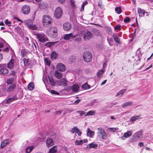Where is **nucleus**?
I'll list each match as a JSON object with an SVG mask.
<instances>
[{"instance_id": "64", "label": "nucleus", "mask_w": 153, "mask_h": 153, "mask_svg": "<svg viewBox=\"0 0 153 153\" xmlns=\"http://www.w3.org/2000/svg\"><path fill=\"white\" fill-rule=\"evenodd\" d=\"M62 113V111H56L55 112V114H57L58 115H60Z\"/></svg>"}, {"instance_id": "48", "label": "nucleus", "mask_w": 153, "mask_h": 153, "mask_svg": "<svg viewBox=\"0 0 153 153\" xmlns=\"http://www.w3.org/2000/svg\"><path fill=\"white\" fill-rule=\"evenodd\" d=\"M45 62L46 65L50 66L51 64V62L48 59L46 58L44 60Z\"/></svg>"}, {"instance_id": "50", "label": "nucleus", "mask_w": 153, "mask_h": 153, "mask_svg": "<svg viewBox=\"0 0 153 153\" xmlns=\"http://www.w3.org/2000/svg\"><path fill=\"white\" fill-rule=\"evenodd\" d=\"M130 20L131 19L128 17H126L124 19V22L127 23L130 22Z\"/></svg>"}, {"instance_id": "12", "label": "nucleus", "mask_w": 153, "mask_h": 153, "mask_svg": "<svg viewBox=\"0 0 153 153\" xmlns=\"http://www.w3.org/2000/svg\"><path fill=\"white\" fill-rule=\"evenodd\" d=\"M63 28L65 30L68 31L71 29V25L69 22H66L63 24Z\"/></svg>"}, {"instance_id": "31", "label": "nucleus", "mask_w": 153, "mask_h": 153, "mask_svg": "<svg viewBox=\"0 0 153 153\" xmlns=\"http://www.w3.org/2000/svg\"><path fill=\"white\" fill-rule=\"evenodd\" d=\"M132 135V133L131 131H128L126 133L124 134L123 136L126 138L130 137Z\"/></svg>"}, {"instance_id": "21", "label": "nucleus", "mask_w": 153, "mask_h": 153, "mask_svg": "<svg viewBox=\"0 0 153 153\" xmlns=\"http://www.w3.org/2000/svg\"><path fill=\"white\" fill-rule=\"evenodd\" d=\"M112 37L114 40L118 44H121V43L120 41V39L118 37L116 34H113Z\"/></svg>"}, {"instance_id": "51", "label": "nucleus", "mask_w": 153, "mask_h": 153, "mask_svg": "<svg viewBox=\"0 0 153 153\" xmlns=\"http://www.w3.org/2000/svg\"><path fill=\"white\" fill-rule=\"evenodd\" d=\"M77 128V127H76V126H74L73 128H72V129L71 130V132L72 133H74V132H76Z\"/></svg>"}, {"instance_id": "47", "label": "nucleus", "mask_w": 153, "mask_h": 153, "mask_svg": "<svg viewBox=\"0 0 153 153\" xmlns=\"http://www.w3.org/2000/svg\"><path fill=\"white\" fill-rule=\"evenodd\" d=\"M51 93L52 94L56 95H59V92H57L56 91H55L54 90H51Z\"/></svg>"}, {"instance_id": "26", "label": "nucleus", "mask_w": 153, "mask_h": 153, "mask_svg": "<svg viewBox=\"0 0 153 153\" xmlns=\"http://www.w3.org/2000/svg\"><path fill=\"white\" fill-rule=\"evenodd\" d=\"M79 88V87L78 85L74 84L72 87L71 89L74 92H77Z\"/></svg>"}, {"instance_id": "32", "label": "nucleus", "mask_w": 153, "mask_h": 153, "mask_svg": "<svg viewBox=\"0 0 153 153\" xmlns=\"http://www.w3.org/2000/svg\"><path fill=\"white\" fill-rule=\"evenodd\" d=\"M14 78L12 77L8 79L7 80L6 82L8 85H12L13 83V80L14 79Z\"/></svg>"}, {"instance_id": "2", "label": "nucleus", "mask_w": 153, "mask_h": 153, "mask_svg": "<svg viewBox=\"0 0 153 153\" xmlns=\"http://www.w3.org/2000/svg\"><path fill=\"white\" fill-rule=\"evenodd\" d=\"M42 22L44 26L48 27L51 25L52 22V19L49 15H44Z\"/></svg>"}, {"instance_id": "11", "label": "nucleus", "mask_w": 153, "mask_h": 153, "mask_svg": "<svg viewBox=\"0 0 153 153\" xmlns=\"http://www.w3.org/2000/svg\"><path fill=\"white\" fill-rule=\"evenodd\" d=\"M46 144L47 147H51L54 145V142L53 139L48 138L46 141Z\"/></svg>"}, {"instance_id": "24", "label": "nucleus", "mask_w": 153, "mask_h": 153, "mask_svg": "<svg viewBox=\"0 0 153 153\" xmlns=\"http://www.w3.org/2000/svg\"><path fill=\"white\" fill-rule=\"evenodd\" d=\"M98 145L97 144L94 143V142H92L88 145L87 148L88 147L89 149H91L92 148L95 149L97 147Z\"/></svg>"}, {"instance_id": "44", "label": "nucleus", "mask_w": 153, "mask_h": 153, "mask_svg": "<svg viewBox=\"0 0 153 153\" xmlns=\"http://www.w3.org/2000/svg\"><path fill=\"white\" fill-rule=\"evenodd\" d=\"M83 143L82 140H80L79 141L76 140L75 142V144L76 145H81Z\"/></svg>"}, {"instance_id": "1", "label": "nucleus", "mask_w": 153, "mask_h": 153, "mask_svg": "<svg viewBox=\"0 0 153 153\" xmlns=\"http://www.w3.org/2000/svg\"><path fill=\"white\" fill-rule=\"evenodd\" d=\"M46 33L51 37L56 38L57 36V29L55 27H51L47 30Z\"/></svg>"}, {"instance_id": "43", "label": "nucleus", "mask_w": 153, "mask_h": 153, "mask_svg": "<svg viewBox=\"0 0 153 153\" xmlns=\"http://www.w3.org/2000/svg\"><path fill=\"white\" fill-rule=\"evenodd\" d=\"M22 56L24 57L27 53V51L25 49H22L21 51Z\"/></svg>"}, {"instance_id": "60", "label": "nucleus", "mask_w": 153, "mask_h": 153, "mask_svg": "<svg viewBox=\"0 0 153 153\" xmlns=\"http://www.w3.org/2000/svg\"><path fill=\"white\" fill-rule=\"evenodd\" d=\"M10 98L11 99L12 101L17 100V97L16 96H13L12 97H10Z\"/></svg>"}, {"instance_id": "49", "label": "nucleus", "mask_w": 153, "mask_h": 153, "mask_svg": "<svg viewBox=\"0 0 153 153\" xmlns=\"http://www.w3.org/2000/svg\"><path fill=\"white\" fill-rule=\"evenodd\" d=\"M23 62L24 65L26 66L27 65V63L29 62V59H26L25 58H24L23 59Z\"/></svg>"}, {"instance_id": "45", "label": "nucleus", "mask_w": 153, "mask_h": 153, "mask_svg": "<svg viewBox=\"0 0 153 153\" xmlns=\"http://www.w3.org/2000/svg\"><path fill=\"white\" fill-rule=\"evenodd\" d=\"M88 3V2L87 1H84L83 3L82 4V7L81 8V11H82L84 10V7L85 5L87 4Z\"/></svg>"}, {"instance_id": "58", "label": "nucleus", "mask_w": 153, "mask_h": 153, "mask_svg": "<svg viewBox=\"0 0 153 153\" xmlns=\"http://www.w3.org/2000/svg\"><path fill=\"white\" fill-rule=\"evenodd\" d=\"M12 101L11 100V99L10 98H9L5 101V102L6 104H8Z\"/></svg>"}, {"instance_id": "41", "label": "nucleus", "mask_w": 153, "mask_h": 153, "mask_svg": "<svg viewBox=\"0 0 153 153\" xmlns=\"http://www.w3.org/2000/svg\"><path fill=\"white\" fill-rule=\"evenodd\" d=\"M95 111H90L88 112L86 114H85L84 115V116L85 117L87 116H90V115H93L94 114Z\"/></svg>"}, {"instance_id": "22", "label": "nucleus", "mask_w": 153, "mask_h": 153, "mask_svg": "<svg viewBox=\"0 0 153 153\" xmlns=\"http://www.w3.org/2000/svg\"><path fill=\"white\" fill-rule=\"evenodd\" d=\"M14 60L11 59L10 61L8 62L7 65V67L10 69H12L13 67L14 66Z\"/></svg>"}, {"instance_id": "52", "label": "nucleus", "mask_w": 153, "mask_h": 153, "mask_svg": "<svg viewBox=\"0 0 153 153\" xmlns=\"http://www.w3.org/2000/svg\"><path fill=\"white\" fill-rule=\"evenodd\" d=\"M71 6L73 7H75L76 5L75 4V2L73 0H71L70 1Z\"/></svg>"}, {"instance_id": "56", "label": "nucleus", "mask_w": 153, "mask_h": 153, "mask_svg": "<svg viewBox=\"0 0 153 153\" xmlns=\"http://www.w3.org/2000/svg\"><path fill=\"white\" fill-rule=\"evenodd\" d=\"M76 112L79 113L80 116H82L85 113V112L84 111H78Z\"/></svg>"}, {"instance_id": "40", "label": "nucleus", "mask_w": 153, "mask_h": 153, "mask_svg": "<svg viewBox=\"0 0 153 153\" xmlns=\"http://www.w3.org/2000/svg\"><path fill=\"white\" fill-rule=\"evenodd\" d=\"M28 28L33 30H36L37 28V27L36 25H33V24L30 25L28 26Z\"/></svg>"}, {"instance_id": "17", "label": "nucleus", "mask_w": 153, "mask_h": 153, "mask_svg": "<svg viewBox=\"0 0 153 153\" xmlns=\"http://www.w3.org/2000/svg\"><path fill=\"white\" fill-rule=\"evenodd\" d=\"M67 83L66 80L64 78L62 79L59 80V85L60 86H65L67 85Z\"/></svg>"}, {"instance_id": "15", "label": "nucleus", "mask_w": 153, "mask_h": 153, "mask_svg": "<svg viewBox=\"0 0 153 153\" xmlns=\"http://www.w3.org/2000/svg\"><path fill=\"white\" fill-rule=\"evenodd\" d=\"M8 73V69L5 68H4L2 66L0 69V75H4L7 74Z\"/></svg>"}, {"instance_id": "14", "label": "nucleus", "mask_w": 153, "mask_h": 153, "mask_svg": "<svg viewBox=\"0 0 153 153\" xmlns=\"http://www.w3.org/2000/svg\"><path fill=\"white\" fill-rule=\"evenodd\" d=\"M76 37V35L73 36L72 33L69 34H65L64 36V39L65 40H68L70 39L74 38Z\"/></svg>"}, {"instance_id": "27", "label": "nucleus", "mask_w": 153, "mask_h": 153, "mask_svg": "<svg viewBox=\"0 0 153 153\" xmlns=\"http://www.w3.org/2000/svg\"><path fill=\"white\" fill-rule=\"evenodd\" d=\"M81 87L83 89L87 90L90 88L91 86L87 82H86L81 85Z\"/></svg>"}, {"instance_id": "42", "label": "nucleus", "mask_w": 153, "mask_h": 153, "mask_svg": "<svg viewBox=\"0 0 153 153\" xmlns=\"http://www.w3.org/2000/svg\"><path fill=\"white\" fill-rule=\"evenodd\" d=\"M115 10L118 14H120L122 12V10L120 7H116L115 8Z\"/></svg>"}, {"instance_id": "30", "label": "nucleus", "mask_w": 153, "mask_h": 153, "mask_svg": "<svg viewBox=\"0 0 153 153\" xmlns=\"http://www.w3.org/2000/svg\"><path fill=\"white\" fill-rule=\"evenodd\" d=\"M58 57V54L55 52L53 51L51 54V58L52 59H56Z\"/></svg>"}, {"instance_id": "55", "label": "nucleus", "mask_w": 153, "mask_h": 153, "mask_svg": "<svg viewBox=\"0 0 153 153\" xmlns=\"http://www.w3.org/2000/svg\"><path fill=\"white\" fill-rule=\"evenodd\" d=\"M121 26L120 25H116L114 27V29L115 30H120V29Z\"/></svg>"}, {"instance_id": "13", "label": "nucleus", "mask_w": 153, "mask_h": 153, "mask_svg": "<svg viewBox=\"0 0 153 153\" xmlns=\"http://www.w3.org/2000/svg\"><path fill=\"white\" fill-rule=\"evenodd\" d=\"M7 87L6 91L10 93L14 90L16 87V85L13 83L12 85H8Z\"/></svg>"}, {"instance_id": "16", "label": "nucleus", "mask_w": 153, "mask_h": 153, "mask_svg": "<svg viewBox=\"0 0 153 153\" xmlns=\"http://www.w3.org/2000/svg\"><path fill=\"white\" fill-rule=\"evenodd\" d=\"M34 41H35V42H33V44H32V50L31 51V52L33 53H34L35 51L37 50V47L39 48L38 45L36 41L35 40H34Z\"/></svg>"}, {"instance_id": "6", "label": "nucleus", "mask_w": 153, "mask_h": 153, "mask_svg": "<svg viewBox=\"0 0 153 153\" xmlns=\"http://www.w3.org/2000/svg\"><path fill=\"white\" fill-rule=\"evenodd\" d=\"M62 10L61 7H59L56 8L54 13V15L56 18L58 19H59L62 16Z\"/></svg>"}, {"instance_id": "63", "label": "nucleus", "mask_w": 153, "mask_h": 153, "mask_svg": "<svg viewBox=\"0 0 153 153\" xmlns=\"http://www.w3.org/2000/svg\"><path fill=\"white\" fill-rule=\"evenodd\" d=\"M1 88L3 91H6V87L4 85H1Z\"/></svg>"}, {"instance_id": "28", "label": "nucleus", "mask_w": 153, "mask_h": 153, "mask_svg": "<svg viewBox=\"0 0 153 153\" xmlns=\"http://www.w3.org/2000/svg\"><path fill=\"white\" fill-rule=\"evenodd\" d=\"M9 140L6 139L4 140L1 143L0 146L1 148H3L8 143Z\"/></svg>"}, {"instance_id": "25", "label": "nucleus", "mask_w": 153, "mask_h": 153, "mask_svg": "<svg viewBox=\"0 0 153 153\" xmlns=\"http://www.w3.org/2000/svg\"><path fill=\"white\" fill-rule=\"evenodd\" d=\"M57 151V148L56 146H54L51 148L49 151V153H56Z\"/></svg>"}, {"instance_id": "18", "label": "nucleus", "mask_w": 153, "mask_h": 153, "mask_svg": "<svg viewBox=\"0 0 153 153\" xmlns=\"http://www.w3.org/2000/svg\"><path fill=\"white\" fill-rule=\"evenodd\" d=\"M58 70H56L55 72V77L58 79H60L62 78L63 76V74L59 72Z\"/></svg>"}, {"instance_id": "23", "label": "nucleus", "mask_w": 153, "mask_h": 153, "mask_svg": "<svg viewBox=\"0 0 153 153\" xmlns=\"http://www.w3.org/2000/svg\"><path fill=\"white\" fill-rule=\"evenodd\" d=\"M94 133L93 131L90 130L89 128H88L87 134L88 136H89L90 137H92L94 135Z\"/></svg>"}, {"instance_id": "3", "label": "nucleus", "mask_w": 153, "mask_h": 153, "mask_svg": "<svg viewBox=\"0 0 153 153\" xmlns=\"http://www.w3.org/2000/svg\"><path fill=\"white\" fill-rule=\"evenodd\" d=\"M143 131L141 130L134 134L131 137V142H134L137 141L143 135Z\"/></svg>"}, {"instance_id": "46", "label": "nucleus", "mask_w": 153, "mask_h": 153, "mask_svg": "<svg viewBox=\"0 0 153 153\" xmlns=\"http://www.w3.org/2000/svg\"><path fill=\"white\" fill-rule=\"evenodd\" d=\"M107 40L110 45L111 46L112 45H111V44L113 41L112 38L111 37L109 38H108L107 39Z\"/></svg>"}, {"instance_id": "29", "label": "nucleus", "mask_w": 153, "mask_h": 153, "mask_svg": "<svg viewBox=\"0 0 153 153\" xmlns=\"http://www.w3.org/2000/svg\"><path fill=\"white\" fill-rule=\"evenodd\" d=\"M48 77L49 79V81L50 82L51 86H54L55 84V82H54L53 78L51 76H48Z\"/></svg>"}, {"instance_id": "35", "label": "nucleus", "mask_w": 153, "mask_h": 153, "mask_svg": "<svg viewBox=\"0 0 153 153\" xmlns=\"http://www.w3.org/2000/svg\"><path fill=\"white\" fill-rule=\"evenodd\" d=\"M34 147L33 146H28L26 149V153H29L33 149Z\"/></svg>"}, {"instance_id": "62", "label": "nucleus", "mask_w": 153, "mask_h": 153, "mask_svg": "<svg viewBox=\"0 0 153 153\" xmlns=\"http://www.w3.org/2000/svg\"><path fill=\"white\" fill-rule=\"evenodd\" d=\"M13 19H14L15 20H17L18 22H23L21 20H20V19H19V18H17L16 16H14L13 17Z\"/></svg>"}, {"instance_id": "59", "label": "nucleus", "mask_w": 153, "mask_h": 153, "mask_svg": "<svg viewBox=\"0 0 153 153\" xmlns=\"http://www.w3.org/2000/svg\"><path fill=\"white\" fill-rule=\"evenodd\" d=\"M81 100L80 99H78L75 101L73 103L74 105H77L80 102Z\"/></svg>"}, {"instance_id": "9", "label": "nucleus", "mask_w": 153, "mask_h": 153, "mask_svg": "<svg viewBox=\"0 0 153 153\" xmlns=\"http://www.w3.org/2000/svg\"><path fill=\"white\" fill-rule=\"evenodd\" d=\"M92 33L89 31H87L85 33L84 38L85 40H88L92 38Z\"/></svg>"}, {"instance_id": "54", "label": "nucleus", "mask_w": 153, "mask_h": 153, "mask_svg": "<svg viewBox=\"0 0 153 153\" xmlns=\"http://www.w3.org/2000/svg\"><path fill=\"white\" fill-rule=\"evenodd\" d=\"M137 120V118L135 116H134L131 118L130 121L131 122H133Z\"/></svg>"}, {"instance_id": "8", "label": "nucleus", "mask_w": 153, "mask_h": 153, "mask_svg": "<svg viewBox=\"0 0 153 153\" xmlns=\"http://www.w3.org/2000/svg\"><path fill=\"white\" fill-rule=\"evenodd\" d=\"M56 69L58 71L64 72L66 70V68L65 65L63 63H59L56 66Z\"/></svg>"}, {"instance_id": "53", "label": "nucleus", "mask_w": 153, "mask_h": 153, "mask_svg": "<svg viewBox=\"0 0 153 153\" xmlns=\"http://www.w3.org/2000/svg\"><path fill=\"white\" fill-rule=\"evenodd\" d=\"M98 5L101 8H102L103 7V6L102 5V2L101 1H99Z\"/></svg>"}, {"instance_id": "20", "label": "nucleus", "mask_w": 153, "mask_h": 153, "mask_svg": "<svg viewBox=\"0 0 153 153\" xmlns=\"http://www.w3.org/2000/svg\"><path fill=\"white\" fill-rule=\"evenodd\" d=\"M137 10L138 13L140 16L142 17L144 16L145 11L144 10L138 8Z\"/></svg>"}, {"instance_id": "4", "label": "nucleus", "mask_w": 153, "mask_h": 153, "mask_svg": "<svg viewBox=\"0 0 153 153\" xmlns=\"http://www.w3.org/2000/svg\"><path fill=\"white\" fill-rule=\"evenodd\" d=\"M83 57L85 62H89L92 58V54L88 51H85L83 53Z\"/></svg>"}, {"instance_id": "36", "label": "nucleus", "mask_w": 153, "mask_h": 153, "mask_svg": "<svg viewBox=\"0 0 153 153\" xmlns=\"http://www.w3.org/2000/svg\"><path fill=\"white\" fill-rule=\"evenodd\" d=\"M34 86L33 83V82H31L29 83L27 86V89L28 90L32 91L34 89Z\"/></svg>"}, {"instance_id": "34", "label": "nucleus", "mask_w": 153, "mask_h": 153, "mask_svg": "<svg viewBox=\"0 0 153 153\" xmlns=\"http://www.w3.org/2000/svg\"><path fill=\"white\" fill-rule=\"evenodd\" d=\"M132 104V102L130 101L124 103L122 105V107L123 108H126V107L131 106Z\"/></svg>"}, {"instance_id": "5", "label": "nucleus", "mask_w": 153, "mask_h": 153, "mask_svg": "<svg viewBox=\"0 0 153 153\" xmlns=\"http://www.w3.org/2000/svg\"><path fill=\"white\" fill-rule=\"evenodd\" d=\"M98 131L97 133L99 137L102 139H106L107 138V135L105 132L104 129L102 127H100L97 128Z\"/></svg>"}, {"instance_id": "39", "label": "nucleus", "mask_w": 153, "mask_h": 153, "mask_svg": "<svg viewBox=\"0 0 153 153\" xmlns=\"http://www.w3.org/2000/svg\"><path fill=\"white\" fill-rule=\"evenodd\" d=\"M24 23L28 27L29 25L31 24H33L32 20L31 19L26 20L24 22Z\"/></svg>"}, {"instance_id": "19", "label": "nucleus", "mask_w": 153, "mask_h": 153, "mask_svg": "<svg viewBox=\"0 0 153 153\" xmlns=\"http://www.w3.org/2000/svg\"><path fill=\"white\" fill-rule=\"evenodd\" d=\"M39 8L41 9H44L48 6V4L46 2H42L39 4Z\"/></svg>"}, {"instance_id": "33", "label": "nucleus", "mask_w": 153, "mask_h": 153, "mask_svg": "<svg viewBox=\"0 0 153 153\" xmlns=\"http://www.w3.org/2000/svg\"><path fill=\"white\" fill-rule=\"evenodd\" d=\"M56 42H48L45 44V46L47 47H50L53 45Z\"/></svg>"}, {"instance_id": "10", "label": "nucleus", "mask_w": 153, "mask_h": 153, "mask_svg": "<svg viewBox=\"0 0 153 153\" xmlns=\"http://www.w3.org/2000/svg\"><path fill=\"white\" fill-rule=\"evenodd\" d=\"M30 8L27 5H25L22 8V12L25 14H28L30 12Z\"/></svg>"}, {"instance_id": "37", "label": "nucleus", "mask_w": 153, "mask_h": 153, "mask_svg": "<svg viewBox=\"0 0 153 153\" xmlns=\"http://www.w3.org/2000/svg\"><path fill=\"white\" fill-rule=\"evenodd\" d=\"M126 91V89H123L121 90L120 91L117 93L116 95V96H120L121 97L123 94L125 93Z\"/></svg>"}, {"instance_id": "57", "label": "nucleus", "mask_w": 153, "mask_h": 153, "mask_svg": "<svg viewBox=\"0 0 153 153\" xmlns=\"http://www.w3.org/2000/svg\"><path fill=\"white\" fill-rule=\"evenodd\" d=\"M76 133H77V134L79 136H80L82 133V132L81 131H80L78 128H77V129L76 130Z\"/></svg>"}, {"instance_id": "61", "label": "nucleus", "mask_w": 153, "mask_h": 153, "mask_svg": "<svg viewBox=\"0 0 153 153\" xmlns=\"http://www.w3.org/2000/svg\"><path fill=\"white\" fill-rule=\"evenodd\" d=\"M5 24L6 25H8V26H10V25H9V24H11V22H10L8 21V20H7V19L6 20H5Z\"/></svg>"}, {"instance_id": "7", "label": "nucleus", "mask_w": 153, "mask_h": 153, "mask_svg": "<svg viewBox=\"0 0 153 153\" xmlns=\"http://www.w3.org/2000/svg\"><path fill=\"white\" fill-rule=\"evenodd\" d=\"M37 38L41 42H45L48 41V39L44 34H37L36 35Z\"/></svg>"}, {"instance_id": "38", "label": "nucleus", "mask_w": 153, "mask_h": 153, "mask_svg": "<svg viewBox=\"0 0 153 153\" xmlns=\"http://www.w3.org/2000/svg\"><path fill=\"white\" fill-rule=\"evenodd\" d=\"M105 72L104 70H100L97 73V76L98 78H100Z\"/></svg>"}]
</instances>
